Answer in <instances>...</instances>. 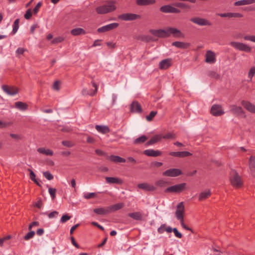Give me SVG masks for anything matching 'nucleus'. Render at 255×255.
<instances>
[{
    "label": "nucleus",
    "instance_id": "79ce46f5",
    "mask_svg": "<svg viewBox=\"0 0 255 255\" xmlns=\"http://www.w3.org/2000/svg\"><path fill=\"white\" fill-rule=\"evenodd\" d=\"M176 138V136L175 133L172 132H169L167 134H165L164 135H162V138L164 139H175Z\"/></svg>",
    "mask_w": 255,
    "mask_h": 255
},
{
    "label": "nucleus",
    "instance_id": "9b49d317",
    "mask_svg": "<svg viewBox=\"0 0 255 255\" xmlns=\"http://www.w3.org/2000/svg\"><path fill=\"white\" fill-rule=\"evenodd\" d=\"M160 10L164 13H178L180 12V10L170 5H165L160 8Z\"/></svg>",
    "mask_w": 255,
    "mask_h": 255
},
{
    "label": "nucleus",
    "instance_id": "052dcab7",
    "mask_svg": "<svg viewBox=\"0 0 255 255\" xmlns=\"http://www.w3.org/2000/svg\"><path fill=\"white\" fill-rule=\"evenodd\" d=\"M96 194L95 193H90L88 194H86L84 195V197L85 199H89L91 198H93L95 196Z\"/></svg>",
    "mask_w": 255,
    "mask_h": 255
},
{
    "label": "nucleus",
    "instance_id": "a211bd4d",
    "mask_svg": "<svg viewBox=\"0 0 255 255\" xmlns=\"http://www.w3.org/2000/svg\"><path fill=\"white\" fill-rule=\"evenodd\" d=\"M137 187L146 191H154L156 190V188L153 185L147 183H139L137 185Z\"/></svg>",
    "mask_w": 255,
    "mask_h": 255
},
{
    "label": "nucleus",
    "instance_id": "393cba45",
    "mask_svg": "<svg viewBox=\"0 0 255 255\" xmlns=\"http://www.w3.org/2000/svg\"><path fill=\"white\" fill-rule=\"evenodd\" d=\"M172 45L178 48L187 49L190 46V44L188 42L181 41H174L172 43Z\"/></svg>",
    "mask_w": 255,
    "mask_h": 255
},
{
    "label": "nucleus",
    "instance_id": "2eb2a0df",
    "mask_svg": "<svg viewBox=\"0 0 255 255\" xmlns=\"http://www.w3.org/2000/svg\"><path fill=\"white\" fill-rule=\"evenodd\" d=\"M190 21L192 22L201 26L211 25V23L208 20L205 18L200 17H194L190 19Z\"/></svg>",
    "mask_w": 255,
    "mask_h": 255
},
{
    "label": "nucleus",
    "instance_id": "412c9836",
    "mask_svg": "<svg viewBox=\"0 0 255 255\" xmlns=\"http://www.w3.org/2000/svg\"><path fill=\"white\" fill-rule=\"evenodd\" d=\"M217 15H219L222 17H238L241 18L243 16V15L240 13L237 12H227L224 13H217Z\"/></svg>",
    "mask_w": 255,
    "mask_h": 255
},
{
    "label": "nucleus",
    "instance_id": "c85d7f7f",
    "mask_svg": "<svg viewBox=\"0 0 255 255\" xmlns=\"http://www.w3.org/2000/svg\"><path fill=\"white\" fill-rule=\"evenodd\" d=\"M107 158L111 161L115 163H124L126 162V159L118 155H112L108 156Z\"/></svg>",
    "mask_w": 255,
    "mask_h": 255
},
{
    "label": "nucleus",
    "instance_id": "20e7f679",
    "mask_svg": "<svg viewBox=\"0 0 255 255\" xmlns=\"http://www.w3.org/2000/svg\"><path fill=\"white\" fill-rule=\"evenodd\" d=\"M186 185V184L185 183L176 184L167 188L165 189V192L179 193L185 190Z\"/></svg>",
    "mask_w": 255,
    "mask_h": 255
},
{
    "label": "nucleus",
    "instance_id": "bf43d9fd",
    "mask_svg": "<svg viewBox=\"0 0 255 255\" xmlns=\"http://www.w3.org/2000/svg\"><path fill=\"white\" fill-rule=\"evenodd\" d=\"M25 51H26V49L23 48H18L16 50V54L17 55V56H18L19 55L22 54Z\"/></svg>",
    "mask_w": 255,
    "mask_h": 255
},
{
    "label": "nucleus",
    "instance_id": "1a4fd4ad",
    "mask_svg": "<svg viewBox=\"0 0 255 255\" xmlns=\"http://www.w3.org/2000/svg\"><path fill=\"white\" fill-rule=\"evenodd\" d=\"M182 174V171L177 168H171L162 173V175L168 177H177Z\"/></svg>",
    "mask_w": 255,
    "mask_h": 255
},
{
    "label": "nucleus",
    "instance_id": "8fccbe9b",
    "mask_svg": "<svg viewBox=\"0 0 255 255\" xmlns=\"http://www.w3.org/2000/svg\"><path fill=\"white\" fill-rule=\"evenodd\" d=\"M71 217L68 214L64 215L62 216V217L60 219V222L62 223H65L67 221L70 220L71 219Z\"/></svg>",
    "mask_w": 255,
    "mask_h": 255
},
{
    "label": "nucleus",
    "instance_id": "f257e3e1",
    "mask_svg": "<svg viewBox=\"0 0 255 255\" xmlns=\"http://www.w3.org/2000/svg\"><path fill=\"white\" fill-rule=\"evenodd\" d=\"M185 212V208L183 203L180 202L176 207V210L175 213L176 219L180 221L181 226L186 230L190 231L192 233H194L192 229L187 226L184 223L183 214Z\"/></svg>",
    "mask_w": 255,
    "mask_h": 255
},
{
    "label": "nucleus",
    "instance_id": "de8ad7c7",
    "mask_svg": "<svg viewBox=\"0 0 255 255\" xmlns=\"http://www.w3.org/2000/svg\"><path fill=\"white\" fill-rule=\"evenodd\" d=\"M43 176L48 180H52L54 178L53 175L49 171L44 172Z\"/></svg>",
    "mask_w": 255,
    "mask_h": 255
},
{
    "label": "nucleus",
    "instance_id": "603ef678",
    "mask_svg": "<svg viewBox=\"0 0 255 255\" xmlns=\"http://www.w3.org/2000/svg\"><path fill=\"white\" fill-rule=\"evenodd\" d=\"M174 5L183 9L187 8L188 7V6L186 4L182 2L175 3Z\"/></svg>",
    "mask_w": 255,
    "mask_h": 255
},
{
    "label": "nucleus",
    "instance_id": "09e8293b",
    "mask_svg": "<svg viewBox=\"0 0 255 255\" xmlns=\"http://www.w3.org/2000/svg\"><path fill=\"white\" fill-rule=\"evenodd\" d=\"M167 182L163 180H159L155 182V185L160 187H164Z\"/></svg>",
    "mask_w": 255,
    "mask_h": 255
},
{
    "label": "nucleus",
    "instance_id": "3c124183",
    "mask_svg": "<svg viewBox=\"0 0 255 255\" xmlns=\"http://www.w3.org/2000/svg\"><path fill=\"white\" fill-rule=\"evenodd\" d=\"M62 144L66 147H71L74 146V144L69 140H64L62 141Z\"/></svg>",
    "mask_w": 255,
    "mask_h": 255
},
{
    "label": "nucleus",
    "instance_id": "ddd939ff",
    "mask_svg": "<svg viewBox=\"0 0 255 255\" xmlns=\"http://www.w3.org/2000/svg\"><path fill=\"white\" fill-rule=\"evenodd\" d=\"M150 32L153 35L160 38L168 37L167 28L165 29H150Z\"/></svg>",
    "mask_w": 255,
    "mask_h": 255
},
{
    "label": "nucleus",
    "instance_id": "cd10ccee",
    "mask_svg": "<svg viewBox=\"0 0 255 255\" xmlns=\"http://www.w3.org/2000/svg\"><path fill=\"white\" fill-rule=\"evenodd\" d=\"M92 85L95 88V90H93L92 89L87 90V89H84L82 91V94L83 95H90L93 96L95 95L97 91V86L96 83L94 82L92 83Z\"/></svg>",
    "mask_w": 255,
    "mask_h": 255
},
{
    "label": "nucleus",
    "instance_id": "6e6d98bb",
    "mask_svg": "<svg viewBox=\"0 0 255 255\" xmlns=\"http://www.w3.org/2000/svg\"><path fill=\"white\" fill-rule=\"evenodd\" d=\"M24 18L26 19H29L32 16V12L30 9H28L25 13Z\"/></svg>",
    "mask_w": 255,
    "mask_h": 255
},
{
    "label": "nucleus",
    "instance_id": "423d86ee",
    "mask_svg": "<svg viewBox=\"0 0 255 255\" xmlns=\"http://www.w3.org/2000/svg\"><path fill=\"white\" fill-rule=\"evenodd\" d=\"M168 37L172 35L176 38H183L184 34L179 29L176 28L169 27L167 28Z\"/></svg>",
    "mask_w": 255,
    "mask_h": 255
},
{
    "label": "nucleus",
    "instance_id": "69168bd1",
    "mask_svg": "<svg viewBox=\"0 0 255 255\" xmlns=\"http://www.w3.org/2000/svg\"><path fill=\"white\" fill-rule=\"evenodd\" d=\"M163 163L160 162L155 161L151 163V166L156 167H159L162 166Z\"/></svg>",
    "mask_w": 255,
    "mask_h": 255
},
{
    "label": "nucleus",
    "instance_id": "680f3d73",
    "mask_svg": "<svg viewBox=\"0 0 255 255\" xmlns=\"http://www.w3.org/2000/svg\"><path fill=\"white\" fill-rule=\"evenodd\" d=\"M58 214L59 213L57 211H55L50 213L49 214H48L47 215L49 218H53L57 216Z\"/></svg>",
    "mask_w": 255,
    "mask_h": 255
},
{
    "label": "nucleus",
    "instance_id": "e2e57ef3",
    "mask_svg": "<svg viewBox=\"0 0 255 255\" xmlns=\"http://www.w3.org/2000/svg\"><path fill=\"white\" fill-rule=\"evenodd\" d=\"M53 89L56 91L60 89L59 82L57 81H55L53 85Z\"/></svg>",
    "mask_w": 255,
    "mask_h": 255
},
{
    "label": "nucleus",
    "instance_id": "a18cd8bd",
    "mask_svg": "<svg viewBox=\"0 0 255 255\" xmlns=\"http://www.w3.org/2000/svg\"><path fill=\"white\" fill-rule=\"evenodd\" d=\"M157 114V112L156 111H151L149 115L146 116V119L148 121H151L153 120V118L155 117V116Z\"/></svg>",
    "mask_w": 255,
    "mask_h": 255
},
{
    "label": "nucleus",
    "instance_id": "58836bf2",
    "mask_svg": "<svg viewBox=\"0 0 255 255\" xmlns=\"http://www.w3.org/2000/svg\"><path fill=\"white\" fill-rule=\"evenodd\" d=\"M147 139V137L145 135H143L135 139L133 141V144H139L144 143Z\"/></svg>",
    "mask_w": 255,
    "mask_h": 255
},
{
    "label": "nucleus",
    "instance_id": "dca6fc26",
    "mask_svg": "<svg viewBox=\"0 0 255 255\" xmlns=\"http://www.w3.org/2000/svg\"><path fill=\"white\" fill-rule=\"evenodd\" d=\"M130 111L132 113H140L142 109L140 104L137 101H133L130 105Z\"/></svg>",
    "mask_w": 255,
    "mask_h": 255
},
{
    "label": "nucleus",
    "instance_id": "6ab92c4d",
    "mask_svg": "<svg viewBox=\"0 0 255 255\" xmlns=\"http://www.w3.org/2000/svg\"><path fill=\"white\" fill-rule=\"evenodd\" d=\"M171 156L177 157H185L192 155V153L188 151H171L169 153Z\"/></svg>",
    "mask_w": 255,
    "mask_h": 255
},
{
    "label": "nucleus",
    "instance_id": "5fc2aeb1",
    "mask_svg": "<svg viewBox=\"0 0 255 255\" xmlns=\"http://www.w3.org/2000/svg\"><path fill=\"white\" fill-rule=\"evenodd\" d=\"M255 67H253L250 70V71L248 73V77L249 78H250L251 79H252L253 77L255 75Z\"/></svg>",
    "mask_w": 255,
    "mask_h": 255
},
{
    "label": "nucleus",
    "instance_id": "13d9d810",
    "mask_svg": "<svg viewBox=\"0 0 255 255\" xmlns=\"http://www.w3.org/2000/svg\"><path fill=\"white\" fill-rule=\"evenodd\" d=\"M173 232L174 233L175 236L176 237H177L178 238H182V234L178 232V231L177 229V228H173Z\"/></svg>",
    "mask_w": 255,
    "mask_h": 255
},
{
    "label": "nucleus",
    "instance_id": "f704fd0d",
    "mask_svg": "<svg viewBox=\"0 0 255 255\" xmlns=\"http://www.w3.org/2000/svg\"><path fill=\"white\" fill-rule=\"evenodd\" d=\"M155 2V0H136V3L138 5H149Z\"/></svg>",
    "mask_w": 255,
    "mask_h": 255
},
{
    "label": "nucleus",
    "instance_id": "7ed1b4c3",
    "mask_svg": "<svg viewBox=\"0 0 255 255\" xmlns=\"http://www.w3.org/2000/svg\"><path fill=\"white\" fill-rule=\"evenodd\" d=\"M230 180L232 185L235 187L239 188L243 185L241 176L235 170L231 172Z\"/></svg>",
    "mask_w": 255,
    "mask_h": 255
},
{
    "label": "nucleus",
    "instance_id": "72a5a7b5",
    "mask_svg": "<svg viewBox=\"0 0 255 255\" xmlns=\"http://www.w3.org/2000/svg\"><path fill=\"white\" fill-rule=\"evenodd\" d=\"M211 195V192L210 190H205L202 192L199 196V200L202 201L204 200L207 198H208Z\"/></svg>",
    "mask_w": 255,
    "mask_h": 255
},
{
    "label": "nucleus",
    "instance_id": "39448f33",
    "mask_svg": "<svg viewBox=\"0 0 255 255\" xmlns=\"http://www.w3.org/2000/svg\"><path fill=\"white\" fill-rule=\"evenodd\" d=\"M230 45L237 50L246 52H250L252 50L251 47L246 44L241 42L232 41L230 42Z\"/></svg>",
    "mask_w": 255,
    "mask_h": 255
},
{
    "label": "nucleus",
    "instance_id": "bb28decb",
    "mask_svg": "<svg viewBox=\"0 0 255 255\" xmlns=\"http://www.w3.org/2000/svg\"><path fill=\"white\" fill-rule=\"evenodd\" d=\"M162 138V135L161 134H156L153 136L151 139L147 141L145 143L146 146H149L155 144L158 141H160Z\"/></svg>",
    "mask_w": 255,
    "mask_h": 255
},
{
    "label": "nucleus",
    "instance_id": "37998d69",
    "mask_svg": "<svg viewBox=\"0 0 255 255\" xmlns=\"http://www.w3.org/2000/svg\"><path fill=\"white\" fill-rule=\"evenodd\" d=\"M64 38L62 36H58L54 38L51 41L52 44H56L63 41Z\"/></svg>",
    "mask_w": 255,
    "mask_h": 255
},
{
    "label": "nucleus",
    "instance_id": "c9c22d12",
    "mask_svg": "<svg viewBox=\"0 0 255 255\" xmlns=\"http://www.w3.org/2000/svg\"><path fill=\"white\" fill-rule=\"evenodd\" d=\"M15 107L17 109L21 111H25L28 108V105L26 103H23L22 102H15Z\"/></svg>",
    "mask_w": 255,
    "mask_h": 255
},
{
    "label": "nucleus",
    "instance_id": "2f4dec72",
    "mask_svg": "<svg viewBox=\"0 0 255 255\" xmlns=\"http://www.w3.org/2000/svg\"><path fill=\"white\" fill-rule=\"evenodd\" d=\"M128 216L137 221H141L142 219V214L139 212L129 213Z\"/></svg>",
    "mask_w": 255,
    "mask_h": 255
},
{
    "label": "nucleus",
    "instance_id": "f03ea898",
    "mask_svg": "<svg viewBox=\"0 0 255 255\" xmlns=\"http://www.w3.org/2000/svg\"><path fill=\"white\" fill-rule=\"evenodd\" d=\"M114 1H107L105 4L96 7V11L99 14H103L115 11L117 7Z\"/></svg>",
    "mask_w": 255,
    "mask_h": 255
},
{
    "label": "nucleus",
    "instance_id": "473e14b6",
    "mask_svg": "<svg viewBox=\"0 0 255 255\" xmlns=\"http://www.w3.org/2000/svg\"><path fill=\"white\" fill-rule=\"evenodd\" d=\"M37 151L46 155L52 156L53 155V151L49 149H45L44 147H40L37 149Z\"/></svg>",
    "mask_w": 255,
    "mask_h": 255
},
{
    "label": "nucleus",
    "instance_id": "ea45409f",
    "mask_svg": "<svg viewBox=\"0 0 255 255\" xmlns=\"http://www.w3.org/2000/svg\"><path fill=\"white\" fill-rule=\"evenodd\" d=\"M249 166L252 171L255 172V155L250 157L249 159Z\"/></svg>",
    "mask_w": 255,
    "mask_h": 255
},
{
    "label": "nucleus",
    "instance_id": "338daca9",
    "mask_svg": "<svg viewBox=\"0 0 255 255\" xmlns=\"http://www.w3.org/2000/svg\"><path fill=\"white\" fill-rule=\"evenodd\" d=\"M95 152L100 156H104L106 155V154L105 152H104L103 151L100 150V149H96Z\"/></svg>",
    "mask_w": 255,
    "mask_h": 255
},
{
    "label": "nucleus",
    "instance_id": "4c0bfd02",
    "mask_svg": "<svg viewBox=\"0 0 255 255\" xmlns=\"http://www.w3.org/2000/svg\"><path fill=\"white\" fill-rule=\"evenodd\" d=\"M124 203H119L114 204L112 206H109L110 210V213L122 209L124 207Z\"/></svg>",
    "mask_w": 255,
    "mask_h": 255
},
{
    "label": "nucleus",
    "instance_id": "a878e982",
    "mask_svg": "<svg viewBox=\"0 0 255 255\" xmlns=\"http://www.w3.org/2000/svg\"><path fill=\"white\" fill-rule=\"evenodd\" d=\"M93 211L96 214L100 215H105L110 213V210L109 207L96 208L94 209Z\"/></svg>",
    "mask_w": 255,
    "mask_h": 255
},
{
    "label": "nucleus",
    "instance_id": "0eeeda50",
    "mask_svg": "<svg viewBox=\"0 0 255 255\" xmlns=\"http://www.w3.org/2000/svg\"><path fill=\"white\" fill-rule=\"evenodd\" d=\"M140 17L139 15L131 13H123L118 16L119 19L124 21H132Z\"/></svg>",
    "mask_w": 255,
    "mask_h": 255
},
{
    "label": "nucleus",
    "instance_id": "c756f323",
    "mask_svg": "<svg viewBox=\"0 0 255 255\" xmlns=\"http://www.w3.org/2000/svg\"><path fill=\"white\" fill-rule=\"evenodd\" d=\"M255 3V0H240L235 2V6L249 5Z\"/></svg>",
    "mask_w": 255,
    "mask_h": 255
},
{
    "label": "nucleus",
    "instance_id": "864d4df0",
    "mask_svg": "<svg viewBox=\"0 0 255 255\" xmlns=\"http://www.w3.org/2000/svg\"><path fill=\"white\" fill-rule=\"evenodd\" d=\"M244 39L246 40H249L255 42V35H246L244 37Z\"/></svg>",
    "mask_w": 255,
    "mask_h": 255
},
{
    "label": "nucleus",
    "instance_id": "aec40b11",
    "mask_svg": "<svg viewBox=\"0 0 255 255\" xmlns=\"http://www.w3.org/2000/svg\"><path fill=\"white\" fill-rule=\"evenodd\" d=\"M171 65V59H165L161 61L159 63V68L162 70L167 69Z\"/></svg>",
    "mask_w": 255,
    "mask_h": 255
},
{
    "label": "nucleus",
    "instance_id": "4468645a",
    "mask_svg": "<svg viewBox=\"0 0 255 255\" xmlns=\"http://www.w3.org/2000/svg\"><path fill=\"white\" fill-rule=\"evenodd\" d=\"M119 24L118 23H110L109 24L99 27L97 29V31L99 33H102V32L108 31H110L112 29L116 28L119 26Z\"/></svg>",
    "mask_w": 255,
    "mask_h": 255
},
{
    "label": "nucleus",
    "instance_id": "774afa93",
    "mask_svg": "<svg viewBox=\"0 0 255 255\" xmlns=\"http://www.w3.org/2000/svg\"><path fill=\"white\" fill-rule=\"evenodd\" d=\"M128 161L132 163V164H136L137 163L136 160L132 157L129 156L127 158Z\"/></svg>",
    "mask_w": 255,
    "mask_h": 255
},
{
    "label": "nucleus",
    "instance_id": "49530a36",
    "mask_svg": "<svg viewBox=\"0 0 255 255\" xmlns=\"http://www.w3.org/2000/svg\"><path fill=\"white\" fill-rule=\"evenodd\" d=\"M48 192L52 199H54L56 197V189L54 188L50 187L48 189Z\"/></svg>",
    "mask_w": 255,
    "mask_h": 255
},
{
    "label": "nucleus",
    "instance_id": "5701e85b",
    "mask_svg": "<svg viewBox=\"0 0 255 255\" xmlns=\"http://www.w3.org/2000/svg\"><path fill=\"white\" fill-rule=\"evenodd\" d=\"M144 154L148 156L157 157L161 155L162 152L159 150H154L152 149H146L143 151Z\"/></svg>",
    "mask_w": 255,
    "mask_h": 255
},
{
    "label": "nucleus",
    "instance_id": "e433bc0d",
    "mask_svg": "<svg viewBox=\"0 0 255 255\" xmlns=\"http://www.w3.org/2000/svg\"><path fill=\"white\" fill-rule=\"evenodd\" d=\"M96 129L100 132L107 133L110 131V129L107 126L96 125Z\"/></svg>",
    "mask_w": 255,
    "mask_h": 255
},
{
    "label": "nucleus",
    "instance_id": "6e6552de",
    "mask_svg": "<svg viewBox=\"0 0 255 255\" xmlns=\"http://www.w3.org/2000/svg\"><path fill=\"white\" fill-rule=\"evenodd\" d=\"M230 111L231 113L237 116H242L246 117L244 111L241 107L237 106L235 105H230Z\"/></svg>",
    "mask_w": 255,
    "mask_h": 255
},
{
    "label": "nucleus",
    "instance_id": "4be33fe9",
    "mask_svg": "<svg viewBox=\"0 0 255 255\" xmlns=\"http://www.w3.org/2000/svg\"><path fill=\"white\" fill-rule=\"evenodd\" d=\"M107 183L109 184H117L121 185L124 183L123 180L118 177H106L105 178Z\"/></svg>",
    "mask_w": 255,
    "mask_h": 255
},
{
    "label": "nucleus",
    "instance_id": "0e129e2a",
    "mask_svg": "<svg viewBox=\"0 0 255 255\" xmlns=\"http://www.w3.org/2000/svg\"><path fill=\"white\" fill-rule=\"evenodd\" d=\"M28 171L30 172V178L31 180H34L35 178V174L34 172L30 169H28Z\"/></svg>",
    "mask_w": 255,
    "mask_h": 255
},
{
    "label": "nucleus",
    "instance_id": "b1692460",
    "mask_svg": "<svg viewBox=\"0 0 255 255\" xmlns=\"http://www.w3.org/2000/svg\"><path fill=\"white\" fill-rule=\"evenodd\" d=\"M241 104L248 111L251 113H255V105L244 100L242 101Z\"/></svg>",
    "mask_w": 255,
    "mask_h": 255
},
{
    "label": "nucleus",
    "instance_id": "7c9ffc66",
    "mask_svg": "<svg viewBox=\"0 0 255 255\" xmlns=\"http://www.w3.org/2000/svg\"><path fill=\"white\" fill-rule=\"evenodd\" d=\"M86 33L85 30L82 28H76L71 30V34L73 36L84 35Z\"/></svg>",
    "mask_w": 255,
    "mask_h": 255
},
{
    "label": "nucleus",
    "instance_id": "a19ab883",
    "mask_svg": "<svg viewBox=\"0 0 255 255\" xmlns=\"http://www.w3.org/2000/svg\"><path fill=\"white\" fill-rule=\"evenodd\" d=\"M207 75L211 78L217 79L220 78L219 74H218L215 71L213 70H209L207 72Z\"/></svg>",
    "mask_w": 255,
    "mask_h": 255
},
{
    "label": "nucleus",
    "instance_id": "4d7b16f0",
    "mask_svg": "<svg viewBox=\"0 0 255 255\" xmlns=\"http://www.w3.org/2000/svg\"><path fill=\"white\" fill-rule=\"evenodd\" d=\"M42 4V3L41 2H39L36 4V5L34 7V8H33V10L34 14H36L38 12L40 7L41 6Z\"/></svg>",
    "mask_w": 255,
    "mask_h": 255
},
{
    "label": "nucleus",
    "instance_id": "f8f14e48",
    "mask_svg": "<svg viewBox=\"0 0 255 255\" xmlns=\"http://www.w3.org/2000/svg\"><path fill=\"white\" fill-rule=\"evenodd\" d=\"M2 89L5 93L10 96H14L18 93V88L13 86L3 85L2 86Z\"/></svg>",
    "mask_w": 255,
    "mask_h": 255
},
{
    "label": "nucleus",
    "instance_id": "c03bdc74",
    "mask_svg": "<svg viewBox=\"0 0 255 255\" xmlns=\"http://www.w3.org/2000/svg\"><path fill=\"white\" fill-rule=\"evenodd\" d=\"M35 235V232L33 231H30L28 232L26 235L23 237V239L27 241L31 238H32Z\"/></svg>",
    "mask_w": 255,
    "mask_h": 255
},
{
    "label": "nucleus",
    "instance_id": "9d476101",
    "mask_svg": "<svg viewBox=\"0 0 255 255\" xmlns=\"http://www.w3.org/2000/svg\"><path fill=\"white\" fill-rule=\"evenodd\" d=\"M210 112L214 116H220L224 114L222 107L220 105H213L211 109Z\"/></svg>",
    "mask_w": 255,
    "mask_h": 255
},
{
    "label": "nucleus",
    "instance_id": "f3484780",
    "mask_svg": "<svg viewBox=\"0 0 255 255\" xmlns=\"http://www.w3.org/2000/svg\"><path fill=\"white\" fill-rule=\"evenodd\" d=\"M206 59L205 62L208 63H214L216 61V55L215 53L211 51L208 50L205 54Z\"/></svg>",
    "mask_w": 255,
    "mask_h": 255
}]
</instances>
